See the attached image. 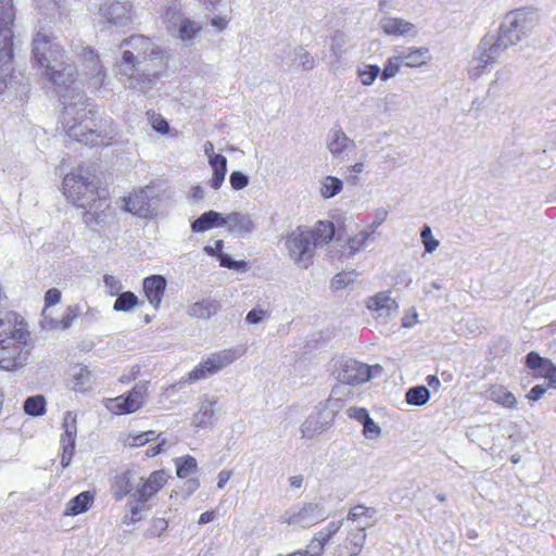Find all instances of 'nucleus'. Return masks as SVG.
Wrapping results in <instances>:
<instances>
[{"label": "nucleus", "instance_id": "1", "mask_svg": "<svg viewBox=\"0 0 556 556\" xmlns=\"http://www.w3.org/2000/svg\"><path fill=\"white\" fill-rule=\"evenodd\" d=\"M31 62L41 76L58 87H72L77 79V70L56 37L39 29L31 40Z\"/></svg>", "mask_w": 556, "mask_h": 556}, {"label": "nucleus", "instance_id": "2", "mask_svg": "<svg viewBox=\"0 0 556 556\" xmlns=\"http://www.w3.org/2000/svg\"><path fill=\"white\" fill-rule=\"evenodd\" d=\"M63 194L77 207L86 210V222L97 220L110 208V194L102 188L96 170L78 166L65 175L62 182Z\"/></svg>", "mask_w": 556, "mask_h": 556}, {"label": "nucleus", "instance_id": "3", "mask_svg": "<svg viewBox=\"0 0 556 556\" xmlns=\"http://www.w3.org/2000/svg\"><path fill=\"white\" fill-rule=\"evenodd\" d=\"M62 123L66 134L74 140L88 146L109 144L113 138L111 121L97 118L96 112L88 109V104H65L62 113Z\"/></svg>", "mask_w": 556, "mask_h": 556}, {"label": "nucleus", "instance_id": "4", "mask_svg": "<svg viewBox=\"0 0 556 556\" xmlns=\"http://www.w3.org/2000/svg\"><path fill=\"white\" fill-rule=\"evenodd\" d=\"M531 25V14L523 10L507 14L505 23L500 27L496 40L490 45L489 49L481 51L476 59V64L469 71L470 77H480L488 66L495 63L504 50L520 41L521 36L526 34Z\"/></svg>", "mask_w": 556, "mask_h": 556}, {"label": "nucleus", "instance_id": "5", "mask_svg": "<svg viewBox=\"0 0 556 556\" xmlns=\"http://www.w3.org/2000/svg\"><path fill=\"white\" fill-rule=\"evenodd\" d=\"M333 236V223L319 220L313 229L298 227L292 230L288 233L285 244L294 263L307 268L312 264L314 250L329 243Z\"/></svg>", "mask_w": 556, "mask_h": 556}, {"label": "nucleus", "instance_id": "6", "mask_svg": "<svg viewBox=\"0 0 556 556\" xmlns=\"http://www.w3.org/2000/svg\"><path fill=\"white\" fill-rule=\"evenodd\" d=\"M29 332L11 319L0 320V368L15 370L28 357Z\"/></svg>", "mask_w": 556, "mask_h": 556}, {"label": "nucleus", "instance_id": "7", "mask_svg": "<svg viewBox=\"0 0 556 556\" xmlns=\"http://www.w3.org/2000/svg\"><path fill=\"white\" fill-rule=\"evenodd\" d=\"M12 0H0V72L10 67L14 59Z\"/></svg>", "mask_w": 556, "mask_h": 556}, {"label": "nucleus", "instance_id": "8", "mask_svg": "<svg viewBox=\"0 0 556 556\" xmlns=\"http://www.w3.org/2000/svg\"><path fill=\"white\" fill-rule=\"evenodd\" d=\"M429 59L428 48L409 47L403 49L388 59L381 72V79L387 80L395 76L401 67H421L427 64Z\"/></svg>", "mask_w": 556, "mask_h": 556}, {"label": "nucleus", "instance_id": "9", "mask_svg": "<svg viewBox=\"0 0 556 556\" xmlns=\"http://www.w3.org/2000/svg\"><path fill=\"white\" fill-rule=\"evenodd\" d=\"M236 359L237 353L231 349L213 353L188 374V381L194 382L205 379L232 364Z\"/></svg>", "mask_w": 556, "mask_h": 556}, {"label": "nucleus", "instance_id": "10", "mask_svg": "<svg viewBox=\"0 0 556 556\" xmlns=\"http://www.w3.org/2000/svg\"><path fill=\"white\" fill-rule=\"evenodd\" d=\"M325 520L317 504L305 503L301 507L289 509L281 516V523L307 529Z\"/></svg>", "mask_w": 556, "mask_h": 556}, {"label": "nucleus", "instance_id": "11", "mask_svg": "<svg viewBox=\"0 0 556 556\" xmlns=\"http://www.w3.org/2000/svg\"><path fill=\"white\" fill-rule=\"evenodd\" d=\"M366 532L364 528H353L340 536L333 548L332 556H358L366 542Z\"/></svg>", "mask_w": 556, "mask_h": 556}, {"label": "nucleus", "instance_id": "12", "mask_svg": "<svg viewBox=\"0 0 556 556\" xmlns=\"http://www.w3.org/2000/svg\"><path fill=\"white\" fill-rule=\"evenodd\" d=\"M84 72L90 78V84L98 88L104 83L105 72L99 54L90 47H84L78 54Z\"/></svg>", "mask_w": 556, "mask_h": 556}, {"label": "nucleus", "instance_id": "13", "mask_svg": "<svg viewBox=\"0 0 556 556\" xmlns=\"http://www.w3.org/2000/svg\"><path fill=\"white\" fill-rule=\"evenodd\" d=\"M100 14L111 25L127 26L131 22V5L112 0L101 5Z\"/></svg>", "mask_w": 556, "mask_h": 556}, {"label": "nucleus", "instance_id": "14", "mask_svg": "<svg viewBox=\"0 0 556 556\" xmlns=\"http://www.w3.org/2000/svg\"><path fill=\"white\" fill-rule=\"evenodd\" d=\"M527 368L533 371L536 378H545L551 388H556V365L548 358L542 357L536 352H529L526 356Z\"/></svg>", "mask_w": 556, "mask_h": 556}, {"label": "nucleus", "instance_id": "15", "mask_svg": "<svg viewBox=\"0 0 556 556\" xmlns=\"http://www.w3.org/2000/svg\"><path fill=\"white\" fill-rule=\"evenodd\" d=\"M104 406L115 415L134 413L139 408V393L135 387L127 396L119 395L113 399H106Z\"/></svg>", "mask_w": 556, "mask_h": 556}, {"label": "nucleus", "instance_id": "16", "mask_svg": "<svg viewBox=\"0 0 556 556\" xmlns=\"http://www.w3.org/2000/svg\"><path fill=\"white\" fill-rule=\"evenodd\" d=\"M339 379L346 384L366 382L370 379V367L356 361H348L339 374Z\"/></svg>", "mask_w": 556, "mask_h": 556}, {"label": "nucleus", "instance_id": "17", "mask_svg": "<svg viewBox=\"0 0 556 556\" xmlns=\"http://www.w3.org/2000/svg\"><path fill=\"white\" fill-rule=\"evenodd\" d=\"M380 28L386 35L393 37H414L417 34L415 24L401 17L384 16L380 21Z\"/></svg>", "mask_w": 556, "mask_h": 556}, {"label": "nucleus", "instance_id": "18", "mask_svg": "<svg viewBox=\"0 0 556 556\" xmlns=\"http://www.w3.org/2000/svg\"><path fill=\"white\" fill-rule=\"evenodd\" d=\"M166 279L161 275H152L143 279L142 288L149 303L159 308L166 290Z\"/></svg>", "mask_w": 556, "mask_h": 556}, {"label": "nucleus", "instance_id": "19", "mask_svg": "<svg viewBox=\"0 0 556 556\" xmlns=\"http://www.w3.org/2000/svg\"><path fill=\"white\" fill-rule=\"evenodd\" d=\"M168 473L161 469L153 471L141 484V500L149 498L161 491L168 481Z\"/></svg>", "mask_w": 556, "mask_h": 556}, {"label": "nucleus", "instance_id": "20", "mask_svg": "<svg viewBox=\"0 0 556 556\" xmlns=\"http://www.w3.org/2000/svg\"><path fill=\"white\" fill-rule=\"evenodd\" d=\"M489 399L505 408H516V396L502 384H491L488 389Z\"/></svg>", "mask_w": 556, "mask_h": 556}, {"label": "nucleus", "instance_id": "21", "mask_svg": "<svg viewBox=\"0 0 556 556\" xmlns=\"http://www.w3.org/2000/svg\"><path fill=\"white\" fill-rule=\"evenodd\" d=\"M94 492L84 491L73 497L66 505V516H77L87 511L94 502Z\"/></svg>", "mask_w": 556, "mask_h": 556}, {"label": "nucleus", "instance_id": "22", "mask_svg": "<svg viewBox=\"0 0 556 556\" xmlns=\"http://www.w3.org/2000/svg\"><path fill=\"white\" fill-rule=\"evenodd\" d=\"M210 164L213 168V175L210 185L213 189L220 188L227 173V160L223 154H213L210 157Z\"/></svg>", "mask_w": 556, "mask_h": 556}, {"label": "nucleus", "instance_id": "23", "mask_svg": "<svg viewBox=\"0 0 556 556\" xmlns=\"http://www.w3.org/2000/svg\"><path fill=\"white\" fill-rule=\"evenodd\" d=\"M225 223L226 219L222 214L215 211H208L203 213L191 224V229L195 232H202L213 228L214 226L224 225Z\"/></svg>", "mask_w": 556, "mask_h": 556}, {"label": "nucleus", "instance_id": "24", "mask_svg": "<svg viewBox=\"0 0 556 556\" xmlns=\"http://www.w3.org/2000/svg\"><path fill=\"white\" fill-rule=\"evenodd\" d=\"M366 307L371 312H379L382 309L391 311L396 309V302L391 299L389 291L378 292L370 296L366 302Z\"/></svg>", "mask_w": 556, "mask_h": 556}, {"label": "nucleus", "instance_id": "25", "mask_svg": "<svg viewBox=\"0 0 556 556\" xmlns=\"http://www.w3.org/2000/svg\"><path fill=\"white\" fill-rule=\"evenodd\" d=\"M219 309L218 302L214 300H202L190 307V315L201 319H207Z\"/></svg>", "mask_w": 556, "mask_h": 556}, {"label": "nucleus", "instance_id": "26", "mask_svg": "<svg viewBox=\"0 0 556 556\" xmlns=\"http://www.w3.org/2000/svg\"><path fill=\"white\" fill-rule=\"evenodd\" d=\"M131 478V472L129 470L124 471L114 478L112 489L114 491V496L117 501L128 495L132 490Z\"/></svg>", "mask_w": 556, "mask_h": 556}, {"label": "nucleus", "instance_id": "27", "mask_svg": "<svg viewBox=\"0 0 556 556\" xmlns=\"http://www.w3.org/2000/svg\"><path fill=\"white\" fill-rule=\"evenodd\" d=\"M176 466V475L180 479H185L189 477L191 473L195 472L198 469L197 460L191 455H186L181 457H176L174 459Z\"/></svg>", "mask_w": 556, "mask_h": 556}, {"label": "nucleus", "instance_id": "28", "mask_svg": "<svg viewBox=\"0 0 556 556\" xmlns=\"http://www.w3.org/2000/svg\"><path fill=\"white\" fill-rule=\"evenodd\" d=\"M226 223L229 228L239 232H250L254 228L253 222L245 215L232 213L228 216Z\"/></svg>", "mask_w": 556, "mask_h": 556}, {"label": "nucleus", "instance_id": "29", "mask_svg": "<svg viewBox=\"0 0 556 556\" xmlns=\"http://www.w3.org/2000/svg\"><path fill=\"white\" fill-rule=\"evenodd\" d=\"M429 390L424 386L410 388L405 394L406 402L415 406H421L426 404L429 401Z\"/></svg>", "mask_w": 556, "mask_h": 556}, {"label": "nucleus", "instance_id": "30", "mask_svg": "<svg viewBox=\"0 0 556 556\" xmlns=\"http://www.w3.org/2000/svg\"><path fill=\"white\" fill-rule=\"evenodd\" d=\"M63 452L61 455V465L67 467L72 460L75 451V435L71 431L66 430L65 434L62 435Z\"/></svg>", "mask_w": 556, "mask_h": 556}, {"label": "nucleus", "instance_id": "31", "mask_svg": "<svg viewBox=\"0 0 556 556\" xmlns=\"http://www.w3.org/2000/svg\"><path fill=\"white\" fill-rule=\"evenodd\" d=\"M372 231L363 230L353 237L348 239L346 249L349 250V255L352 256L361 251L367 243V241L371 238Z\"/></svg>", "mask_w": 556, "mask_h": 556}, {"label": "nucleus", "instance_id": "32", "mask_svg": "<svg viewBox=\"0 0 556 556\" xmlns=\"http://www.w3.org/2000/svg\"><path fill=\"white\" fill-rule=\"evenodd\" d=\"M24 412L30 416H41L46 413V400L42 395L28 397L24 402Z\"/></svg>", "mask_w": 556, "mask_h": 556}, {"label": "nucleus", "instance_id": "33", "mask_svg": "<svg viewBox=\"0 0 556 556\" xmlns=\"http://www.w3.org/2000/svg\"><path fill=\"white\" fill-rule=\"evenodd\" d=\"M148 123L151 125L153 130L161 135H167L170 132L168 122L160 114L154 111H148L146 113Z\"/></svg>", "mask_w": 556, "mask_h": 556}, {"label": "nucleus", "instance_id": "34", "mask_svg": "<svg viewBox=\"0 0 556 556\" xmlns=\"http://www.w3.org/2000/svg\"><path fill=\"white\" fill-rule=\"evenodd\" d=\"M79 315V307L77 305L67 306L65 314L62 316L60 320H55L52 323L51 327L54 329L65 330L70 328L74 320Z\"/></svg>", "mask_w": 556, "mask_h": 556}, {"label": "nucleus", "instance_id": "35", "mask_svg": "<svg viewBox=\"0 0 556 556\" xmlns=\"http://www.w3.org/2000/svg\"><path fill=\"white\" fill-rule=\"evenodd\" d=\"M342 190V181L333 176H327L323 182L320 193L324 198H332Z\"/></svg>", "mask_w": 556, "mask_h": 556}, {"label": "nucleus", "instance_id": "36", "mask_svg": "<svg viewBox=\"0 0 556 556\" xmlns=\"http://www.w3.org/2000/svg\"><path fill=\"white\" fill-rule=\"evenodd\" d=\"M90 371L86 368H79L78 372L73 376L72 389L76 392H84L90 386Z\"/></svg>", "mask_w": 556, "mask_h": 556}, {"label": "nucleus", "instance_id": "37", "mask_svg": "<svg viewBox=\"0 0 556 556\" xmlns=\"http://www.w3.org/2000/svg\"><path fill=\"white\" fill-rule=\"evenodd\" d=\"M349 138L342 130H334L328 143V149L332 154H340L348 146Z\"/></svg>", "mask_w": 556, "mask_h": 556}, {"label": "nucleus", "instance_id": "38", "mask_svg": "<svg viewBox=\"0 0 556 556\" xmlns=\"http://www.w3.org/2000/svg\"><path fill=\"white\" fill-rule=\"evenodd\" d=\"M201 30H202V27L199 24H197L195 22H193L189 18H185L181 21V24L179 27V38L181 40H191Z\"/></svg>", "mask_w": 556, "mask_h": 556}, {"label": "nucleus", "instance_id": "39", "mask_svg": "<svg viewBox=\"0 0 556 556\" xmlns=\"http://www.w3.org/2000/svg\"><path fill=\"white\" fill-rule=\"evenodd\" d=\"M138 303V298L135 293L127 291L123 292L118 295V298L114 302L115 311H129L134 308Z\"/></svg>", "mask_w": 556, "mask_h": 556}, {"label": "nucleus", "instance_id": "40", "mask_svg": "<svg viewBox=\"0 0 556 556\" xmlns=\"http://www.w3.org/2000/svg\"><path fill=\"white\" fill-rule=\"evenodd\" d=\"M380 72L378 65H366L364 68L358 70L357 75L363 85L369 86L375 81Z\"/></svg>", "mask_w": 556, "mask_h": 556}, {"label": "nucleus", "instance_id": "41", "mask_svg": "<svg viewBox=\"0 0 556 556\" xmlns=\"http://www.w3.org/2000/svg\"><path fill=\"white\" fill-rule=\"evenodd\" d=\"M165 438H156V442L149 443L147 448L143 451V455L148 458L154 457L159 455L161 452L165 450L166 446Z\"/></svg>", "mask_w": 556, "mask_h": 556}, {"label": "nucleus", "instance_id": "42", "mask_svg": "<svg viewBox=\"0 0 556 556\" xmlns=\"http://www.w3.org/2000/svg\"><path fill=\"white\" fill-rule=\"evenodd\" d=\"M420 236L427 252L431 253L439 247V241L433 238L430 227L426 226Z\"/></svg>", "mask_w": 556, "mask_h": 556}, {"label": "nucleus", "instance_id": "43", "mask_svg": "<svg viewBox=\"0 0 556 556\" xmlns=\"http://www.w3.org/2000/svg\"><path fill=\"white\" fill-rule=\"evenodd\" d=\"M230 185L235 190H241L249 184V178L241 172L235 170L230 174Z\"/></svg>", "mask_w": 556, "mask_h": 556}, {"label": "nucleus", "instance_id": "44", "mask_svg": "<svg viewBox=\"0 0 556 556\" xmlns=\"http://www.w3.org/2000/svg\"><path fill=\"white\" fill-rule=\"evenodd\" d=\"M371 508L364 505H356L352 507L348 514V520L356 521L364 517H370Z\"/></svg>", "mask_w": 556, "mask_h": 556}, {"label": "nucleus", "instance_id": "45", "mask_svg": "<svg viewBox=\"0 0 556 556\" xmlns=\"http://www.w3.org/2000/svg\"><path fill=\"white\" fill-rule=\"evenodd\" d=\"M61 291L56 288L49 289L45 294V309L58 304L61 301Z\"/></svg>", "mask_w": 556, "mask_h": 556}, {"label": "nucleus", "instance_id": "46", "mask_svg": "<svg viewBox=\"0 0 556 556\" xmlns=\"http://www.w3.org/2000/svg\"><path fill=\"white\" fill-rule=\"evenodd\" d=\"M268 316V311L263 308H253L250 311L245 317L248 324L255 325L262 321L264 318Z\"/></svg>", "mask_w": 556, "mask_h": 556}, {"label": "nucleus", "instance_id": "47", "mask_svg": "<svg viewBox=\"0 0 556 556\" xmlns=\"http://www.w3.org/2000/svg\"><path fill=\"white\" fill-rule=\"evenodd\" d=\"M363 433L365 437L372 438L380 434L379 426L371 419L370 416L363 422Z\"/></svg>", "mask_w": 556, "mask_h": 556}, {"label": "nucleus", "instance_id": "48", "mask_svg": "<svg viewBox=\"0 0 556 556\" xmlns=\"http://www.w3.org/2000/svg\"><path fill=\"white\" fill-rule=\"evenodd\" d=\"M124 202V210L126 212H129L131 214H137L139 211V201L138 195L136 193L130 194L129 197H126L123 199Z\"/></svg>", "mask_w": 556, "mask_h": 556}, {"label": "nucleus", "instance_id": "49", "mask_svg": "<svg viewBox=\"0 0 556 556\" xmlns=\"http://www.w3.org/2000/svg\"><path fill=\"white\" fill-rule=\"evenodd\" d=\"M351 282V278L349 274L340 273L337 274L331 280V288L333 290H340L346 287Z\"/></svg>", "mask_w": 556, "mask_h": 556}, {"label": "nucleus", "instance_id": "50", "mask_svg": "<svg viewBox=\"0 0 556 556\" xmlns=\"http://www.w3.org/2000/svg\"><path fill=\"white\" fill-rule=\"evenodd\" d=\"M218 260H219V264L220 266L223 267H226V268H243L245 267V262L241 261V262H237V261H232L227 254L223 253L218 256Z\"/></svg>", "mask_w": 556, "mask_h": 556}, {"label": "nucleus", "instance_id": "51", "mask_svg": "<svg viewBox=\"0 0 556 556\" xmlns=\"http://www.w3.org/2000/svg\"><path fill=\"white\" fill-rule=\"evenodd\" d=\"M348 415L351 418H354L361 422H364L366 418L369 417V414L366 408L362 407H353L348 410Z\"/></svg>", "mask_w": 556, "mask_h": 556}, {"label": "nucleus", "instance_id": "52", "mask_svg": "<svg viewBox=\"0 0 556 556\" xmlns=\"http://www.w3.org/2000/svg\"><path fill=\"white\" fill-rule=\"evenodd\" d=\"M104 283L109 288L110 293L112 295H115L121 290V283L119 281L112 275H105L104 276Z\"/></svg>", "mask_w": 556, "mask_h": 556}, {"label": "nucleus", "instance_id": "53", "mask_svg": "<svg viewBox=\"0 0 556 556\" xmlns=\"http://www.w3.org/2000/svg\"><path fill=\"white\" fill-rule=\"evenodd\" d=\"M223 249H224V241L223 240H216L214 242V245L211 247V245H206L204 248V251L207 255H211V256H219L220 254H223Z\"/></svg>", "mask_w": 556, "mask_h": 556}, {"label": "nucleus", "instance_id": "54", "mask_svg": "<svg viewBox=\"0 0 556 556\" xmlns=\"http://www.w3.org/2000/svg\"><path fill=\"white\" fill-rule=\"evenodd\" d=\"M546 392V388L542 384L534 386L527 394L529 401H538L540 400Z\"/></svg>", "mask_w": 556, "mask_h": 556}, {"label": "nucleus", "instance_id": "55", "mask_svg": "<svg viewBox=\"0 0 556 556\" xmlns=\"http://www.w3.org/2000/svg\"><path fill=\"white\" fill-rule=\"evenodd\" d=\"M300 64L304 71H309L314 67L315 61L308 52L300 54Z\"/></svg>", "mask_w": 556, "mask_h": 556}, {"label": "nucleus", "instance_id": "56", "mask_svg": "<svg viewBox=\"0 0 556 556\" xmlns=\"http://www.w3.org/2000/svg\"><path fill=\"white\" fill-rule=\"evenodd\" d=\"M156 438H162L161 434L155 431L141 432V446H146L149 443L156 442Z\"/></svg>", "mask_w": 556, "mask_h": 556}, {"label": "nucleus", "instance_id": "57", "mask_svg": "<svg viewBox=\"0 0 556 556\" xmlns=\"http://www.w3.org/2000/svg\"><path fill=\"white\" fill-rule=\"evenodd\" d=\"M387 211H381L377 214L375 220L370 224V230L372 231V235L376 232L377 228L386 220L387 218Z\"/></svg>", "mask_w": 556, "mask_h": 556}, {"label": "nucleus", "instance_id": "58", "mask_svg": "<svg viewBox=\"0 0 556 556\" xmlns=\"http://www.w3.org/2000/svg\"><path fill=\"white\" fill-rule=\"evenodd\" d=\"M231 477V471L223 470L218 473L217 488L223 489Z\"/></svg>", "mask_w": 556, "mask_h": 556}, {"label": "nucleus", "instance_id": "59", "mask_svg": "<svg viewBox=\"0 0 556 556\" xmlns=\"http://www.w3.org/2000/svg\"><path fill=\"white\" fill-rule=\"evenodd\" d=\"M135 61H136V56L131 51H128V50L124 51L122 65L134 67Z\"/></svg>", "mask_w": 556, "mask_h": 556}, {"label": "nucleus", "instance_id": "60", "mask_svg": "<svg viewBox=\"0 0 556 556\" xmlns=\"http://www.w3.org/2000/svg\"><path fill=\"white\" fill-rule=\"evenodd\" d=\"M211 24L218 30H224L227 26V20L222 16H215L212 18Z\"/></svg>", "mask_w": 556, "mask_h": 556}, {"label": "nucleus", "instance_id": "61", "mask_svg": "<svg viewBox=\"0 0 556 556\" xmlns=\"http://www.w3.org/2000/svg\"><path fill=\"white\" fill-rule=\"evenodd\" d=\"M215 517V513L213 510H207V511H204L200 515V518H199V525H205V523H208L211 522Z\"/></svg>", "mask_w": 556, "mask_h": 556}, {"label": "nucleus", "instance_id": "62", "mask_svg": "<svg viewBox=\"0 0 556 556\" xmlns=\"http://www.w3.org/2000/svg\"><path fill=\"white\" fill-rule=\"evenodd\" d=\"M417 321V314L414 313L410 317H404L402 321V326L405 328H409L414 326Z\"/></svg>", "mask_w": 556, "mask_h": 556}, {"label": "nucleus", "instance_id": "63", "mask_svg": "<svg viewBox=\"0 0 556 556\" xmlns=\"http://www.w3.org/2000/svg\"><path fill=\"white\" fill-rule=\"evenodd\" d=\"M426 381L430 387L434 389H438L441 384L439 378L434 375L427 376Z\"/></svg>", "mask_w": 556, "mask_h": 556}, {"label": "nucleus", "instance_id": "64", "mask_svg": "<svg viewBox=\"0 0 556 556\" xmlns=\"http://www.w3.org/2000/svg\"><path fill=\"white\" fill-rule=\"evenodd\" d=\"M139 437L138 435H130L128 434L125 439H124V444L125 445H128V446H137Z\"/></svg>", "mask_w": 556, "mask_h": 556}]
</instances>
